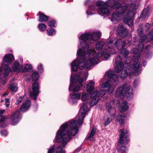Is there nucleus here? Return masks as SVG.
I'll use <instances>...</instances> for the list:
<instances>
[{"label": "nucleus", "mask_w": 153, "mask_h": 153, "mask_svg": "<svg viewBox=\"0 0 153 153\" xmlns=\"http://www.w3.org/2000/svg\"><path fill=\"white\" fill-rule=\"evenodd\" d=\"M55 22L54 20H52L48 22V25L50 27H53L55 26Z\"/></svg>", "instance_id": "4c0bfd02"}, {"label": "nucleus", "mask_w": 153, "mask_h": 153, "mask_svg": "<svg viewBox=\"0 0 153 153\" xmlns=\"http://www.w3.org/2000/svg\"><path fill=\"white\" fill-rule=\"evenodd\" d=\"M131 86L124 84L117 89L116 93V96L122 99L126 94L128 100H130L133 96Z\"/></svg>", "instance_id": "6e6552de"}, {"label": "nucleus", "mask_w": 153, "mask_h": 153, "mask_svg": "<svg viewBox=\"0 0 153 153\" xmlns=\"http://www.w3.org/2000/svg\"><path fill=\"white\" fill-rule=\"evenodd\" d=\"M14 59V56L13 55L11 54L6 55L4 56L2 66L5 69L4 76L5 77L8 76L10 71V68L9 66L5 64V63H7V64H10L12 62Z\"/></svg>", "instance_id": "9b49d317"}, {"label": "nucleus", "mask_w": 153, "mask_h": 153, "mask_svg": "<svg viewBox=\"0 0 153 153\" xmlns=\"http://www.w3.org/2000/svg\"><path fill=\"white\" fill-rule=\"evenodd\" d=\"M8 95V94L7 93H5L4 94H3L2 96V98L4 97H6V96H7V95Z\"/></svg>", "instance_id": "5fc2aeb1"}, {"label": "nucleus", "mask_w": 153, "mask_h": 153, "mask_svg": "<svg viewBox=\"0 0 153 153\" xmlns=\"http://www.w3.org/2000/svg\"><path fill=\"white\" fill-rule=\"evenodd\" d=\"M20 113L19 111H16L11 117V123L13 125H15L19 120Z\"/></svg>", "instance_id": "f3484780"}, {"label": "nucleus", "mask_w": 153, "mask_h": 153, "mask_svg": "<svg viewBox=\"0 0 153 153\" xmlns=\"http://www.w3.org/2000/svg\"><path fill=\"white\" fill-rule=\"evenodd\" d=\"M148 36L150 39L153 40V28L149 33Z\"/></svg>", "instance_id": "79ce46f5"}, {"label": "nucleus", "mask_w": 153, "mask_h": 153, "mask_svg": "<svg viewBox=\"0 0 153 153\" xmlns=\"http://www.w3.org/2000/svg\"><path fill=\"white\" fill-rule=\"evenodd\" d=\"M23 98V97H19L17 100L16 102V105H18L20 102H21Z\"/></svg>", "instance_id": "a18cd8bd"}, {"label": "nucleus", "mask_w": 153, "mask_h": 153, "mask_svg": "<svg viewBox=\"0 0 153 153\" xmlns=\"http://www.w3.org/2000/svg\"><path fill=\"white\" fill-rule=\"evenodd\" d=\"M5 117L3 115H0V122H2L4 120Z\"/></svg>", "instance_id": "09e8293b"}, {"label": "nucleus", "mask_w": 153, "mask_h": 153, "mask_svg": "<svg viewBox=\"0 0 153 153\" xmlns=\"http://www.w3.org/2000/svg\"><path fill=\"white\" fill-rule=\"evenodd\" d=\"M114 117H111L109 115H107L105 116L104 118V125L106 126L109 124Z\"/></svg>", "instance_id": "393cba45"}, {"label": "nucleus", "mask_w": 153, "mask_h": 153, "mask_svg": "<svg viewBox=\"0 0 153 153\" xmlns=\"http://www.w3.org/2000/svg\"><path fill=\"white\" fill-rule=\"evenodd\" d=\"M128 107L126 101H124L122 104L121 109V111H124L128 108Z\"/></svg>", "instance_id": "7c9ffc66"}, {"label": "nucleus", "mask_w": 153, "mask_h": 153, "mask_svg": "<svg viewBox=\"0 0 153 153\" xmlns=\"http://www.w3.org/2000/svg\"><path fill=\"white\" fill-rule=\"evenodd\" d=\"M105 45L104 42L101 41L97 43L96 45V48L97 49L100 50L102 49Z\"/></svg>", "instance_id": "2f4dec72"}, {"label": "nucleus", "mask_w": 153, "mask_h": 153, "mask_svg": "<svg viewBox=\"0 0 153 153\" xmlns=\"http://www.w3.org/2000/svg\"><path fill=\"white\" fill-rule=\"evenodd\" d=\"M118 1L117 4L116 9L114 11L111 17V21L114 23L117 22L120 19L122 15L126 12L124 16V22L131 27L133 25L134 16L135 14L134 10L137 8V6L134 4H132L129 6L125 5L121 6Z\"/></svg>", "instance_id": "f03ea898"}, {"label": "nucleus", "mask_w": 153, "mask_h": 153, "mask_svg": "<svg viewBox=\"0 0 153 153\" xmlns=\"http://www.w3.org/2000/svg\"><path fill=\"white\" fill-rule=\"evenodd\" d=\"M115 63V71L119 73L122 70L120 75V77L122 79H125L128 75L130 76L134 74L136 76L140 73L141 65L139 62H135L131 65L128 64L126 66L124 70H122L124 66L120 56H118L116 58Z\"/></svg>", "instance_id": "20e7f679"}, {"label": "nucleus", "mask_w": 153, "mask_h": 153, "mask_svg": "<svg viewBox=\"0 0 153 153\" xmlns=\"http://www.w3.org/2000/svg\"><path fill=\"white\" fill-rule=\"evenodd\" d=\"M90 2V0H87L85 2V5H87Z\"/></svg>", "instance_id": "3c124183"}, {"label": "nucleus", "mask_w": 153, "mask_h": 153, "mask_svg": "<svg viewBox=\"0 0 153 153\" xmlns=\"http://www.w3.org/2000/svg\"><path fill=\"white\" fill-rule=\"evenodd\" d=\"M89 95L86 93L82 92V94L81 99L83 101H87L89 98Z\"/></svg>", "instance_id": "c756f323"}, {"label": "nucleus", "mask_w": 153, "mask_h": 153, "mask_svg": "<svg viewBox=\"0 0 153 153\" xmlns=\"http://www.w3.org/2000/svg\"><path fill=\"white\" fill-rule=\"evenodd\" d=\"M117 4L118 1L112 0H109L105 3L100 1H97L96 4L98 8L97 12L99 14H108L110 13V10L107 6L113 8H117Z\"/></svg>", "instance_id": "0eeeda50"}, {"label": "nucleus", "mask_w": 153, "mask_h": 153, "mask_svg": "<svg viewBox=\"0 0 153 153\" xmlns=\"http://www.w3.org/2000/svg\"><path fill=\"white\" fill-rule=\"evenodd\" d=\"M110 52L111 53L113 54H115L116 53V52L115 51H113V50H112Z\"/></svg>", "instance_id": "bf43d9fd"}, {"label": "nucleus", "mask_w": 153, "mask_h": 153, "mask_svg": "<svg viewBox=\"0 0 153 153\" xmlns=\"http://www.w3.org/2000/svg\"><path fill=\"white\" fill-rule=\"evenodd\" d=\"M4 100H3V99H2V100H1V102H4Z\"/></svg>", "instance_id": "e2e57ef3"}, {"label": "nucleus", "mask_w": 153, "mask_h": 153, "mask_svg": "<svg viewBox=\"0 0 153 153\" xmlns=\"http://www.w3.org/2000/svg\"><path fill=\"white\" fill-rule=\"evenodd\" d=\"M74 129L71 127V130L68 127L66 123L63 124L60 127L56 136V141L57 142L61 143L62 146H59L56 150V153H65L64 148L67 143L72 138V137L77 133V129L76 128L75 124L73 125Z\"/></svg>", "instance_id": "7ed1b4c3"}, {"label": "nucleus", "mask_w": 153, "mask_h": 153, "mask_svg": "<svg viewBox=\"0 0 153 153\" xmlns=\"http://www.w3.org/2000/svg\"><path fill=\"white\" fill-rule=\"evenodd\" d=\"M13 69L14 71L19 72L22 70V65L19 64L18 62H16L14 64Z\"/></svg>", "instance_id": "5701e85b"}, {"label": "nucleus", "mask_w": 153, "mask_h": 153, "mask_svg": "<svg viewBox=\"0 0 153 153\" xmlns=\"http://www.w3.org/2000/svg\"><path fill=\"white\" fill-rule=\"evenodd\" d=\"M88 45H85V47L79 48L77 51V54L81 56L77 62L74 61L71 64V68L74 71H76L78 68L80 69H82L85 68L87 69L90 68L94 64L98 63L100 58L104 55V58L107 60L110 57L109 54H105L103 51H101L100 54L96 53L94 49H88Z\"/></svg>", "instance_id": "f257e3e1"}, {"label": "nucleus", "mask_w": 153, "mask_h": 153, "mask_svg": "<svg viewBox=\"0 0 153 153\" xmlns=\"http://www.w3.org/2000/svg\"><path fill=\"white\" fill-rule=\"evenodd\" d=\"M94 82L91 81L86 85V90L89 93H91L94 89Z\"/></svg>", "instance_id": "b1692460"}, {"label": "nucleus", "mask_w": 153, "mask_h": 153, "mask_svg": "<svg viewBox=\"0 0 153 153\" xmlns=\"http://www.w3.org/2000/svg\"><path fill=\"white\" fill-rule=\"evenodd\" d=\"M97 93V90H96L92 93L91 96V100L90 102V104L91 106L96 105L100 99L99 96L98 94H99Z\"/></svg>", "instance_id": "dca6fc26"}, {"label": "nucleus", "mask_w": 153, "mask_h": 153, "mask_svg": "<svg viewBox=\"0 0 153 153\" xmlns=\"http://www.w3.org/2000/svg\"><path fill=\"white\" fill-rule=\"evenodd\" d=\"M1 133L3 135H7V131L4 130L1 131Z\"/></svg>", "instance_id": "de8ad7c7"}, {"label": "nucleus", "mask_w": 153, "mask_h": 153, "mask_svg": "<svg viewBox=\"0 0 153 153\" xmlns=\"http://www.w3.org/2000/svg\"><path fill=\"white\" fill-rule=\"evenodd\" d=\"M70 96L71 98L69 99V100L70 102H71L72 101H73V99L76 100L79 99L80 97V94L78 93H74L72 94H70Z\"/></svg>", "instance_id": "bb28decb"}, {"label": "nucleus", "mask_w": 153, "mask_h": 153, "mask_svg": "<svg viewBox=\"0 0 153 153\" xmlns=\"http://www.w3.org/2000/svg\"><path fill=\"white\" fill-rule=\"evenodd\" d=\"M97 93L99 94H98L99 95V98L100 97H102L105 94V92L104 90H101L100 93H99L97 91Z\"/></svg>", "instance_id": "37998d69"}, {"label": "nucleus", "mask_w": 153, "mask_h": 153, "mask_svg": "<svg viewBox=\"0 0 153 153\" xmlns=\"http://www.w3.org/2000/svg\"><path fill=\"white\" fill-rule=\"evenodd\" d=\"M55 147L54 146H53L49 149L48 153H53Z\"/></svg>", "instance_id": "ea45409f"}, {"label": "nucleus", "mask_w": 153, "mask_h": 153, "mask_svg": "<svg viewBox=\"0 0 153 153\" xmlns=\"http://www.w3.org/2000/svg\"><path fill=\"white\" fill-rule=\"evenodd\" d=\"M38 69L39 72L42 73L43 71V68L42 64H40L38 66Z\"/></svg>", "instance_id": "c03bdc74"}, {"label": "nucleus", "mask_w": 153, "mask_h": 153, "mask_svg": "<svg viewBox=\"0 0 153 153\" xmlns=\"http://www.w3.org/2000/svg\"><path fill=\"white\" fill-rule=\"evenodd\" d=\"M32 66L30 64H27L25 66V69L27 71H29V70L32 69Z\"/></svg>", "instance_id": "58836bf2"}, {"label": "nucleus", "mask_w": 153, "mask_h": 153, "mask_svg": "<svg viewBox=\"0 0 153 153\" xmlns=\"http://www.w3.org/2000/svg\"><path fill=\"white\" fill-rule=\"evenodd\" d=\"M96 131V129L93 128L91 131L90 133L88 135V139H89L90 140H92L93 136L95 134Z\"/></svg>", "instance_id": "473e14b6"}, {"label": "nucleus", "mask_w": 153, "mask_h": 153, "mask_svg": "<svg viewBox=\"0 0 153 153\" xmlns=\"http://www.w3.org/2000/svg\"><path fill=\"white\" fill-rule=\"evenodd\" d=\"M1 70H2L1 68L0 67V72L1 71Z\"/></svg>", "instance_id": "0e129e2a"}, {"label": "nucleus", "mask_w": 153, "mask_h": 153, "mask_svg": "<svg viewBox=\"0 0 153 153\" xmlns=\"http://www.w3.org/2000/svg\"><path fill=\"white\" fill-rule=\"evenodd\" d=\"M0 127H4V126H1V125H0Z\"/></svg>", "instance_id": "69168bd1"}, {"label": "nucleus", "mask_w": 153, "mask_h": 153, "mask_svg": "<svg viewBox=\"0 0 153 153\" xmlns=\"http://www.w3.org/2000/svg\"><path fill=\"white\" fill-rule=\"evenodd\" d=\"M125 118V116L123 113L122 114L118 115L117 117V120L120 124H122L124 123Z\"/></svg>", "instance_id": "cd10ccee"}, {"label": "nucleus", "mask_w": 153, "mask_h": 153, "mask_svg": "<svg viewBox=\"0 0 153 153\" xmlns=\"http://www.w3.org/2000/svg\"><path fill=\"white\" fill-rule=\"evenodd\" d=\"M5 103H9L10 102V100L9 99H8L7 98H5Z\"/></svg>", "instance_id": "8fccbe9b"}, {"label": "nucleus", "mask_w": 153, "mask_h": 153, "mask_svg": "<svg viewBox=\"0 0 153 153\" xmlns=\"http://www.w3.org/2000/svg\"><path fill=\"white\" fill-rule=\"evenodd\" d=\"M146 62H144L143 63V66H145V65H146Z\"/></svg>", "instance_id": "680f3d73"}, {"label": "nucleus", "mask_w": 153, "mask_h": 153, "mask_svg": "<svg viewBox=\"0 0 153 153\" xmlns=\"http://www.w3.org/2000/svg\"><path fill=\"white\" fill-rule=\"evenodd\" d=\"M30 101L29 100H26L22 105L20 108L21 111L23 112H25L30 108Z\"/></svg>", "instance_id": "6ab92c4d"}, {"label": "nucleus", "mask_w": 153, "mask_h": 153, "mask_svg": "<svg viewBox=\"0 0 153 153\" xmlns=\"http://www.w3.org/2000/svg\"><path fill=\"white\" fill-rule=\"evenodd\" d=\"M120 132V138L118 143V150L122 153H125L127 151L128 149L126 146L123 145L127 144L129 141V140L127 137L128 132L124 129H121Z\"/></svg>", "instance_id": "1a4fd4ad"}, {"label": "nucleus", "mask_w": 153, "mask_h": 153, "mask_svg": "<svg viewBox=\"0 0 153 153\" xmlns=\"http://www.w3.org/2000/svg\"><path fill=\"white\" fill-rule=\"evenodd\" d=\"M113 82L112 81L108 80L102 85V87L105 88V90L108 92L109 94L113 92L114 89V87L113 85Z\"/></svg>", "instance_id": "4468645a"}, {"label": "nucleus", "mask_w": 153, "mask_h": 153, "mask_svg": "<svg viewBox=\"0 0 153 153\" xmlns=\"http://www.w3.org/2000/svg\"><path fill=\"white\" fill-rule=\"evenodd\" d=\"M105 105V108L106 111L109 114L108 115L115 117V110L112 107L111 104L109 103H107Z\"/></svg>", "instance_id": "a211bd4d"}, {"label": "nucleus", "mask_w": 153, "mask_h": 153, "mask_svg": "<svg viewBox=\"0 0 153 153\" xmlns=\"http://www.w3.org/2000/svg\"><path fill=\"white\" fill-rule=\"evenodd\" d=\"M151 25L149 23H146L145 24L144 27V30H147L151 27Z\"/></svg>", "instance_id": "a19ab883"}, {"label": "nucleus", "mask_w": 153, "mask_h": 153, "mask_svg": "<svg viewBox=\"0 0 153 153\" xmlns=\"http://www.w3.org/2000/svg\"><path fill=\"white\" fill-rule=\"evenodd\" d=\"M47 32L48 35L49 36H52L55 34L56 31L53 29H50L49 30H47Z\"/></svg>", "instance_id": "e433bc0d"}, {"label": "nucleus", "mask_w": 153, "mask_h": 153, "mask_svg": "<svg viewBox=\"0 0 153 153\" xmlns=\"http://www.w3.org/2000/svg\"><path fill=\"white\" fill-rule=\"evenodd\" d=\"M150 45H147V46H146V47H145V49H149V48H150Z\"/></svg>", "instance_id": "6e6d98bb"}, {"label": "nucleus", "mask_w": 153, "mask_h": 153, "mask_svg": "<svg viewBox=\"0 0 153 153\" xmlns=\"http://www.w3.org/2000/svg\"><path fill=\"white\" fill-rule=\"evenodd\" d=\"M83 79L79 75H76L73 79H71V83L69 88L70 91L77 92L80 89L82 86Z\"/></svg>", "instance_id": "9d476101"}, {"label": "nucleus", "mask_w": 153, "mask_h": 153, "mask_svg": "<svg viewBox=\"0 0 153 153\" xmlns=\"http://www.w3.org/2000/svg\"><path fill=\"white\" fill-rule=\"evenodd\" d=\"M5 110H0V113L1 114H3L5 112Z\"/></svg>", "instance_id": "4d7b16f0"}, {"label": "nucleus", "mask_w": 153, "mask_h": 153, "mask_svg": "<svg viewBox=\"0 0 153 153\" xmlns=\"http://www.w3.org/2000/svg\"><path fill=\"white\" fill-rule=\"evenodd\" d=\"M38 28L41 31H44L46 29L47 26L44 24L40 23L38 26Z\"/></svg>", "instance_id": "72a5a7b5"}, {"label": "nucleus", "mask_w": 153, "mask_h": 153, "mask_svg": "<svg viewBox=\"0 0 153 153\" xmlns=\"http://www.w3.org/2000/svg\"><path fill=\"white\" fill-rule=\"evenodd\" d=\"M117 31L118 33L122 36H126L127 33L126 29L122 25H120L119 26Z\"/></svg>", "instance_id": "aec40b11"}, {"label": "nucleus", "mask_w": 153, "mask_h": 153, "mask_svg": "<svg viewBox=\"0 0 153 153\" xmlns=\"http://www.w3.org/2000/svg\"><path fill=\"white\" fill-rule=\"evenodd\" d=\"M48 19V17L42 13L39 14V21L40 22H45Z\"/></svg>", "instance_id": "c85d7f7f"}, {"label": "nucleus", "mask_w": 153, "mask_h": 153, "mask_svg": "<svg viewBox=\"0 0 153 153\" xmlns=\"http://www.w3.org/2000/svg\"><path fill=\"white\" fill-rule=\"evenodd\" d=\"M10 90L14 92H16L17 90V88L16 86V83H13L12 84L10 87Z\"/></svg>", "instance_id": "c9c22d12"}, {"label": "nucleus", "mask_w": 153, "mask_h": 153, "mask_svg": "<svg viewBox=\"0 0 153 153\" xmlns=\"http://www.w3.org/2000/svg\"><path fill=\"white\" fill-rule=\"evenodd\" d=\"M137 80H135L134 81V83H133V84H134V85L135 87L136 85L137 84Z\"/></svg>", "instance_id": "864d4df0"}, {"label": "nucleus", "mask_w": 153, "mask_h": 153, "mask_svg": "<svg viewBox=\"0 0 153 153\" xmlns=\"http://www.w3.org/2000/svg\"><path fill=\"white\" fill-rule=\"evenodd\" d=\"M143 25H140L139 27L138 28L137 30L138 35L140 37V42H139V44L138 45V50L136 48H133L131 51V53L134 54L133 56V60L135 62L137 60L140 56V52L142 51L144 48L143 44L142 43L143 42L146 38L147 37L146 35L143 34Z\"/></svg>", "instance_id": "39448f33"}, {"label": "nucleus", "mask_w": 153, "mask_h": 153, "mask_svg": "<svg viewBox=\"0 0 153 153\" xmlns=\"http://www.w3.org/2000/svg\"><path fill=\"white\" fill-rule=\"evenodd\" d=\"M88 76V74H87V73H86V74L85 75V77H86V78L85 79V80H86V79L87 77Z\"/></svg>", "instance_id": "052dcab7"}, {"label": "nucleus", "mask_w": 153, "mask_h": 153, "mask_svg": "<svg viewBox=\"0 0 153 153\" xmlns=\"http://www.w3.org/2000/svg\"><path fill=\"white\" fill-rule=\"evenodd\" d=\"M32 91L30 92L29 94L34 100H36L39 94L38 84L37 82H35L32 85Z\"/></svg>", "instance_id": "2eb2a0df"}, {"label": "nucleus", "mask_w": 153, "mask_h": 153, "mask_svg": "<svg viewBox=\"0 0 153 153\" xmlns=\"http://www.w3.org/2000/svg\"><path fill=\"white\" fill-rule=\"evenodd\" d=\"M131 37H130L128 38L127 41L128 42V43H129L131 42Z\"/></svg>", "instance_id": "603ef678"}, {"label": "nucleus", "mask_w": 153, "mask_h": 153, "mask_svg": "<svg viewBox=\"0 0 153 153\" xmlns=\"http://www.w3.org/2000/svg\"><path fill=\"white\" fill-rule=\"evenodd\" d=\"M88 111V106L86 104H83L81 107L79 111V113L78 115L79 116L78 120H72L69 121L68 123H65L64 124L66 123L68 125V127L69 129L71 130V127L72 128V129H74L73 124L74 123L75 124L76 128L77 129V132L78 130V128L77 127V125L80 126L81 125L84 118L85 115Z\"/></svg>", "instance_id": "423d86ee"}, {"label": "nucleus", "mask_w": 153, "mask_h": 153, "mask_svg": "<svg viewBox=\"0 0 153 153\" xmlns=\"http://www.w3.org/2000/svg\"><path fill=\"white\" fill-rule=\"evenodd\" d=\"M94 5L90 6L89 7L88 10L86 11L87 14L88 15H91L94 14V11H95L96 9L95 6Z\"/></svg>", "instance_id": "a878e982"}, {"label": "nucleus", "mask_w": 153, "mask_h": 153, "mask_svg": "<svg viewBox=\"0 0 153 153\" xmlns=\"http://www.w3.org/2000/svg\"><path fill=\"white\" fill-rule=\"evenodd\" d=\"M107 42H108V46L110 49H113L116 47V39L113 38L108 39Z\"/></svg>", "instance_id": "4be33fe9"}, {"label": "nucleus", "mask_w": 153, "mask_h": 153, "mask_svg": "<svg viewBox=\"0 0 153 153\" xmlns=\"http://www.w3.org/2000/svg\"><path fill=\"white\" fill-rule=\"evenodd\" d=\"M5 105L7 107H8L9 105V103H5Z\"/></svg>", "instance_id": "13d9d810"}, {"label": "nucleus", "mask_w": 153, "mask_h": 153, "mask_svg": "<svg viewBox=\"0 0 153 153\" xmlns=\"http://www.w3.org/2000/svg\"><path fill=\"white\" fill-rule=\"evenodd\" d=\"M101 36V32L99 31H96L94 32L91 35L88 33L83 34L79 39L84 41L87 40L88 39L92 41H96L100 38Z\"/></svg>", "instance_id": "f8f14e48"}, {"label": "nucleus", "mask_w": 153, "mask_h": 153, "mask_svg": "<svg viewBox=\"0 0 153 153\" xmlns=\"http://www.w3.org/2000/svg\"><path fill=\"white\" fill-rule=\"evenodd\" d=\"M82 45V43H80V45Z\"/></svg>", "instance_id": "338daca9"}, {"label": "nucleus", "mask_w": 153, "mask_h": 153, "mask_svg": "<svg viewBox=\"0 0 153 153\" xmlns=\"http://www.w3.org/2000/svg\"><path fill=\"white\" fill-rule=\"evenodd\" d=\"M39 76L38 73L36 71H35L32 74V78L34 81L37 80L39 78Z\"/></svg>", "instance_id": "f704fd0d"}, {"label": "nucleus", "mask_w": 153, "mask_h": 153, "mask_svg": "<svg viewBox=\"0 0 153 153\" xmlns=\"http://www.w3.org/2000/svg\"><path fill=\"white\" fill-rule=\"evenodd\" d=\"M107 73H105V74H107Z\"/></svg>", "instance_id": "774afa93"}, {"label": "nucleus", "mask_w": 153, "mask_h": 153, "mask_svg": "<svg viewBox=\"0 0 153 153\" xmlns=\"http://www.w3.org/2000/svg\"><path fill=\"white\" fill-rule=\"evenodd\" d=\"M146 13H148V11L146 9H144L142 13V14L143 16H146L147 15V14H146Z\"/></svg>", "instance_id": "49530a36"}, {"label": "nucleus", "mask_w": 153, "mask_h": 153, "mask_svg": "<svg viewBox=\"0 0 153 153\" xmlns=\"http://www.w3.org/2000/svg\"><path fill=\"white\" fill-rule=\"evenodd\" d=\"M107 76L108 77L113 80V82L115 83V82L117 79L119 77L116 74H114V72L113 71H109L107 72Z\"/></svg>", "instance_id": "412c9836"}, {"label": "nucleus", "mask_w": 153, "mask_h": 153, "mask_svg": "<svg viewBox=\"0 0 153 153\" xmlns=\"http://www.w3.org/2000/svg\"><path fill=\"white\" fill-rule=\"evenodd\" d=\"M125 45L124 41L122 39H116V47L118 50H121L120 53L124 54L125 57L127 56L129 53V52L126 49H124Z\"/></svg>", "instance_id": "ddd939ff"}]
</instances>
